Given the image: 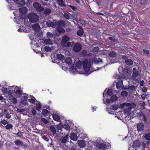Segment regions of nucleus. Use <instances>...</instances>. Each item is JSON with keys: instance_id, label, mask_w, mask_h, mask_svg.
<instances>
[{"instance_id": "obj_18", "label": "nucleus", "mask_w": 150, "mask_h": 150, "mask_svg": "<svg viewBox=\"0 0 150 150\" xmlns=\"http://www.w3.org/2000/svg\"><path fill=\"white\" fill-rule=\"evenodd\" d=\"M83 30L81 27V28H79V30L77 31V34L78 36H81L83 35Z\"/></svg>"}, {"instance_id": "obj_15", "label": "nucleus", "mask_w": 150, "mask_h": 150, "mask_svg": "<svg viewBox=\"0 0 150 150\" xmlns=\"http://www.w3.org/2000/svg\"><path fill=\"white\" fill-rule=\"evenodd\" d=\"M52 117L53 119L57 122H59L60 121V117L56 114H54L52 115Z\"/></svg>"}, {"instance_id": "obj_11", "label": "nucleus", "mask_w": 150, "mask_h": 150, "mask_svg": "<svg viewBox=\"0 0 150 150\" xmlns=\"http://www.w3.org/2000/svg\"><path fill=\"white\" fill-rule=\"evenodd\" d=\"M70 138L73 141H76L78 139L76 134L74 133L71 134Z\"/></svg>"}, {"instance_id": "obj_34", "label": "nucleus", "mask_w": 150, "mask_h": 150, "mask_svg": "<svg viewBox=\"0 0 150 150\" xmlns=\"http://www.w3.org/2000/svg\"><path fill=\"white\" fill-rule=\"evenodd\" d=\"M8 123V122L5 119L2 120V119H1L0 121V123H1L4 125L7 124Z\"/></svg>"}, {"instance_id": "obj_8", "label": "nucleus", "mask_w": 150, "mask_h": 150, "mask_svg": "<svg viewBox=\"0 0 150 150\" xmlns=\"http://www.w3.org/2000/svg\"><path fill=\"white\" fill-rule=\"evenodd\" d=\"M15 89H16L15 92L16 94L20 96L22 95L23 91L19 87L16 86Z\"/></svg>"}, {"instance_id": "obj_14", "label": "nucleus", "mask_w": 150, "mask_h": 150, "mask_svg": "<svg viewBox=\"0 0 150 150\" xmlns=\"http://www.w3.org/2000/svg\"><path fill=\"white\" fill-rule=\"evenodd\" d=\"M123 86V81L122 80L119 81L116 84V87L117 89H120Z\"/></svg>"}, {"instance_id": "obj_50", "label": "nucleus", "mask_w": 150, "mask_h": 150, "mask_svg": "<svg viewBox=\"0 0 150 150\" xmlns=\"http://www.w3.org/2000/svg\"><path fill=\"white\" fill-rule=\"evenodd\" d=\"M68 6L72 10L74 11H76L77 10L76 7L75 6H74L71 5H69Z\"/></svg>"}, {"instance_id": "obj_25", "label": "nucleus", "mask_w": 150, "mask_h": 150, "mask_svg": "<svg viewBox=\"0 0 150 150\" xmlns=\"http://www.w3.org/2000/svg\"><path fill=\"white\" fill-rule=\"evenodd\" d=\"M65 63L69 65L71 64L72 63L71 58L69 57H68L66 58L65 60Z\"/></svg>"}, {"instance_id": "obj_5", "label": "nucleus", "mask_w": 150, "mask_h": 150, "mask_svg": "<svg viewBox=\"0 0 150 150\" xmlns=\"http://www.w3.org/2000/svg\"><path fill=\"white\" fill-rule=\"evenodd\" d=\"M96 147L99 149L105 150L107 146L105 144L98 142L96 144Z\"/></svg>"}, {"instance_id": "obj_6", "label": "nucleus", "mask_w": 150, "mask_h": 150, "mask_svg": "<svg viewBox=\"0 0 150 150\" xmlns=\"http://www.w3.org/2000/svg\"><path fill=\"white\" fill-rule=\"evenodd\" d=\"M137 129L139 132H142L144 129V126L142 123H138L137 125Z\"/></svg>"}, {"instance_id": "obj_59", "label": "nucleus", "mask_w": 150, "mask_h": 150, "mask_svg": "<svg viewBox=\"0 0 150 150\" xmlns=\"http://www.w3.org/2000/svg\"><path fill=\"white\" fill-rule=\"evenodd\" d=\"M47 35L48 37H51L52 36V34L50 32H47Z\"/></svg>"}, {"instance_id": "obj_32", "label": "nucleus", "mask_w": 150, "mask_h": 150, "mask_svg": "<svg viewBox=\"0 0 150 150\" xmlns=\"http://www.w3.org/2000/svg\"><path fill=\"white\" fill-rule=\"evenodd\" d=\"M110 99L112 101L114 102L117 100L118 98L116 95H114L112 96L111 97Z\"/></svg>"}, {"instance_id": "obj_56", "label": "nucleus", "mask_w": 150, "mask_h": 150, "mask_svg": "<svg viewBox=\"0 0 150 150\" xmlns=\"http://www.w3.org/2000/svg\"><path fill=\"white\" fill-rule=\"evenodd\" d=\"M147 90V88L145 86H144L142 88V91L144 93L146 92Z\"/></svg>"}, {"instance_id": "obj_46", "label": "nucleus", "mask_w": 150, "mask_h": 150, "mask_svg": "<svg viewBox=\"0 0 150 150\" xmlns=\"http://www.w3.org/2000/svg\"><path fill=\"white\" fill-rule=\"evenodd\" d=\"M64 16L67 20H69L70 19L69 16L67 13H64Z\"/></svg>"}, {"instance_id": "obj_3", "label": "nucleus", "mask_w": 150, "mask_h": 150, "mask_svg": "<svg viewBox=\"0 0 150 150\" xmlns=\"http://www.w3.org/2000/svg\"><path fill=\"white\" fill-rule=\"evenodd\" d=\"M33 6L38 11L41 12L44 10L43 7L41 6L40 4L38 2H34L33 4Z\"/></svg>"}, {"instance_id": "obj_1", "label": "nucleus", "mask_w": 150, "mask_h": 150, "mask_svg": "<svg viewBox=\"0 0 150 150\" xmlns=\"http://www.w3.org/2000/svg\"><path fill=\"white\" fill-rule=\"evenodd\" d=\"M82 65L86 73H88L91 67V63L88 62V60L86 59H84L83 62L79 60L77 62L75 63V66L74 64H73L71 65V68L72 70H76L78 68H80Z\"/></svg>"}, {"instance_id": "obj_23", "label": "nucleus", "mask_w": 150, "mask_h": 150, "mask_svg": "<svg viewBox=\"0 0 150 150\" xmlns=\"http://www.w3.org/2000/svg\"><path fill=\"white\" fill-rule=\"evenodd\" d=\"M57 3L61 6L65 7L66 5L64 4L63 0H57Z\"/></svg>"}, {"instance_id": "obj_47", "label": "nucleus", "mask_w": 150, "mask_h": 150, "mask_svg": "<svg viewBox=\"0 0 150 150\" xmlns=\"http://www.w3.org/2000/svg\"><path fill=\"white\" fill-rule=\"evenodd\" d=\"M140 105L141 107L143 108V109H145V103L144 102L141 101V102L140 103Z\"/></svg>"}, {"instance_id": "obj_29", "label": "nucleus", "mask_w": 150, "mask_h": 150, "mask_svg": "<svg viewBox=\"0 0 150 150\" xmlns=\"http://www.w3.org/2000/svg\"><path fill=\"white\" fill-rule=\"evenodd\" d=\"M42 105L40 103H37L36 105V110L38 111L40 110Z\"/></svg>"}, {"instance_id": "obj_55", "label": "nucleus", "mask_w": 150, "mask_h": 150, "mask_svg": "<svg viewBox=\"0 0 150 150\" xmlns=\"http://www.w3.org/2000/svg\"><path fill=\"white\" fill-rule=\"evenodd\" d=\"M12 102L13 104H16L17 103V99L15 98H13L12 100Z\"/></svg>"}, {"instance_id": "obj_49", "label": "nucleus", "mask_w": 150, "mask_h": 150, "mask_svg": "<svg viewBox=\"0 0 150 150\" xmlns=\"http://www.w3.org/2000/svg\"><path fill=\"white\" fill-rule=\"evenodd\" d=\"M23 132H18L17 134H16V135H17L18 137L21 138L23 136Z\"/></svg>"}, {"instance_id": "obj_40", "label": "nucleus", "mask_w": 150, "mask_h": 150, "mask_svg": "<svg viewBox=\"0 0 150 150\" xmlns=\"http://www.w3.org/2000/svg\"><path fill=\"white\" fill-rule=\"evenodd\" d=\"M28 100L30 103L32 104H34L35 102V98L34 97H33V98L29 99Z\"/></svg>"}, {"instance_id": "obj_7", "label": "nucleus", "mask_w": 150, "mask_h": 150, "mask_svg": "<svg viewBox=\"0 0 150 150\" xmlns=\"http://www.w3.org/2000/svg\"><path fill=\"white\" fill-rule=\"evenodd\" d=\"M70 40V38L69 37L67 36H64L63 37L62 40V44H64V45L66 44L67 42Z\"/></svg>"}, {"instance_id": "obj_35", "label": "nucleus", "mask_w": 150, "mask_h": 150, "mask_svg": "<svg viewBox=\"0 0 150 150\" xmlns=\"http://www.w3.org/2000/svg\"><path fill=\"white\" fill-rule=\"evenodd\" d=\"M12 127L13 125L10 124H8L5 126V128L7 129H10Z\"/></svg>"}, {"instance_id": "obj_51", "label": "nucleus", "mask_w": 150, "mask_h": 150, "mask_svg": "<svg viewBox=\"0 0 150 150\" xmlns=\"http://www.w3.org/2000/svg\"><path fill=\"white\" fill-rule=\"evenodd\" d=\"M25 19V18L24 17H21L20 18L19 21H21V22H20L19 21L18 22V24H22V22H23V21H24Z\"/></svg>"}, {"instance_id": "obj_9", "label": "nucleus", "mask_w": 150, "mask_h": 150, "mask_svg": "<svg viewBox=\"0 0 150 150\" xmlns=\"http://www.w3.org/2000/svg\"><path fill=\"white\" fill-rule=\"evenodd\" d=\"M79 146L81 148H83L85 147L86 144L83 140H79L78 141Z\"/></svg>"}, {"instance_id": "obj_48", "label": "nucleus", "mask_w": 150, "mask_h": 150, "mask_svg": "<svg viewBox=\"0 0 150 150\" xmlns=\"http://www.w3.org/2000/svg\"><path fill=\"white\" fill-rule=\"evenodd\" d=\"M99 50V47L96 46L94 47L93 49L92 50L93 52H97Z\"/></svg>"}, {"instance_id": "obj_54", "label": "nucleus", "mask_w": 150, "mask_h": 150, "mask_svg": "<svg viewBox=\"0 0 150 150\" xmlns=\"http://www.w3.org/2000/svg\"><path fill=\"white\" fill-rule=\"evenodd\" d=\"M41 121L45 124H47L48 123L47 120L45 118H42L41 119Z\"/></svg>"}, {"instance_id": "obj_53", "label": "nucleus", "mask_w": 150, "mask_h": 150, "mask_svg": "<svg viewBox=\"0 0 150 150\" xmlns=\"http://www.w3.org/2000/svg\"><path fill=\"white\" fill-rule=\"evenodd\" d=\"M45 50L47 52L50 51H51V48L48 46H45Z\"/></svg>"}, {"instance_id": "obj_13", "label": "nucleus", "mask_w": 150, "mask_h": 150, "mask_svg": "<svg viewBox=\"0 0 150 150\" xmlns=\"http://www.w3.org/2000/svg\"><path fill=\"white\" fill-rule=\"evenodd\" d=\"M133 73H132V76L133 77L136 78L137 77L139 74V71L135 68H133Z\"/></svg>"}, {"instance_id": "obj_44", "label": "nucleus", "mask_w": 150, "mask_h": 150, "mask_svg": "<svg viewBox=\"0 0 150 150\" xmlns=\"http://www.w3.org/2000/svg\"><path fill=\"white\" fill-rule=\"evenodd\" d=\"M25 9H26V8H20L19 9V11L22 14H23L24 13H25V12L24 11V10Z\"/></svg>"}, {"instance_id": "obj_45", "label": "nucleus", "mask_w": 150, "mask_h": 150, "mask_svg": "<svg viewBox=\"0 0 150 150\" xmlns=\"http://www.w3.org/2000/svg\"><path fill=\"white\" fill-rule=\"evenodd\" d=\"M1 91L4 93H9L8 89L7 88H3Z\"/></svg>"}, {"instance_id": "obj_17", "label": "nucleus", "mask_w": 150, "mask_h": 150, "mask_svg": "<svg viewBox=\"0 0 150 150\" xmlns=\"http://www.w3.org/2000/svg\"><path fill=\"white\" fill-rule=\"evenodd\" d=\"M65 23L63 20H61L59 21L57 24V26L61 27H64L65 25Z\"/></svg>"}, {"instance_id": "obj_19", "label": "nucleus", "mask_w": 150, "mask_h": 150, "mask_svg": "<svg viewBox=\"0 0 150 150\" xmlns=\"http://www.w3.org/2000/svg\"><path fill=\"white\" fill-rule=\"evenodd\" d=\"M125 62L129 66H131L133 64V61L130 59H126Z\"/></svg>"}, {"instance_id": "obj_36", "label": "nucleus", "mask_w": 150, "mask_h": 150, "mask_svg": "<svg viewBox=\"0 0 150 150\" xmlns=\"http://www.w3.org/2000/svg\"><path fill=\"white\" fill-rule=\"evenodd\" d=\"M144 138L147 140L150 139V133H147L144 136Z\"/></svg>"}, {"instance_id": "obj_4", "label": "nucleus", "mask_w": 150, "mask_h": 150, "mask_svg": "<svg viewBox=\"0 0 150 150\" xmlns=\"http://www.w3.org/2000/svg\"><path fill=\"white\" fill-rule=\"evenodd\" d=\"M81 48V45L79 43L77 42L74 45L73 49V51L76 52H79Z\"/></svg>"}, {"instance_id": "obj_12", "label": "nucleus", "mask_w": 150, "mask_h": 150, "mask_svg": "<svg viewBox=\"0 0 150 150\" xmlns=\"http://www.w3.org/2000/svg\"><path fill=\"white\" fill-rule=\"evenodd\" d=\"M14 143L17 146H25V144H23L21 141L18 140H16L14 141Z\"/></svg>"}, {"instance_id": "obj_2", "label": "nucleus", "mask_w": 150, "mask_h": 150, "mask_svg": "<svg viewBox=\"0 0 150 150\" xmlns=\"http://www.w3.org/2000/svg\"><path fill=\"white\" fill-rule=\"evenodd\" d=\"M28 18L31 23L36 22L39 20L38 16L36 13H34L30 14L28 16Z\"/></svg>"}, {"instance_id": "obj_39", "label": "nucleus", "mask_w": 150, "mask_h": 150, "mask_svg": "<svg viewBox=\"0 0 150 150\" xmlns=\"http://www.w3.org/2000/svg\"><path fill=\"white\" fill-rule=\"evenodd\" d=\"M129 71L130 70L129 68H125L123 69V71L124 74H127L129 73Z\"/></svg>"}, {"instance_id": "obj_42", "label": "nucleus", "mask_w": 150, "mask_h": 150, "mask_svg": "<svg viewBox=\"0 0 150 150\" xmlns=\"http://www.w3.org/2000/svg\"><path fill=\"white\" fill-rule=\"evenodd\" d=\"M128 89L131 91H134L135 90L136 87L133 85L130 86L128 87Z\"/></svg>"}, {"instance_id": "obj_37", "label": "nucleus", "mask_w": 150, "mask_h": 150, "mask_svg": "<svg viewBox=\"0 0 150 150\" xmlns=\"http://www.w3.org/2000/svg\"><path fill=\"white\" fill-rule=\"evenodd\" d=\"M63 128H64L67 130H70V126L67 124H64V125Z\"/></svg>"}, {"instance_id": "obj_20", "label": "nucleus", "mask_w": 150, "mask_h": 150, "mask_svg": "<svg viewBox=\"0 0 150 150\" xmlns=\"http://www.w3.org/2000/svg\"><path fill=\"white\" fill-rule=\"evenodd\" d=\"M51 13V10L48 8H47L44 10V13L46 15H48Z\"/></svg>"}, {"instance_id": "obj_26", "label": "nucleus", "mask_w": 150, "mask_h": 150, "mask_svg": "<svg viewBox=\"0 0 150 150\" xmlns=\"http://www.w3.org/2000/svg\"><path fill=\"white\" fill-rule=\"evenodd\" d=\"M40 26L38 24H33L32 26V28L35 30H37L39 29Z\"/></svg>"}, {"instance_id": "obj_52", "label": "nucleus", "mask_w": 150, "mask_h": 150, "mask_svg": "<svg viewBox=\"0 0 150 150\" xmlns=\"http://www.w3.org/2000/svg\"><path fill=\"white\" fill-rule=\"evenodd\" d=\"M108 39L109 40H111V41H112L113 42H116L117 41V39H115V38H113L112 37H109L108 38Z\"/></svg>"}, {"instance_id": "obj_30", "label": "nucleus", "mask_w": 150, "mask_h": 150, "mask_svg": "<svg viewBox=\"0 0 150 150\" xmlns=\"http://www.w3.org/2000/svg\"><path fill=\"white\" fill-rule=\"evenodd\" d=\"M106 93L109 96H111L113 94L112 90L111 89H108Z\"/></svg>"}, {"instance_id": "obj_60", "label": "nucleus", "mask_w": 150, "mask_h": 150, "mask_svg": "<svg viewBox=\"0 0 150 150\" xmlns=\"http://www.w3.org/2000/svg\"><path fill=\"white\" fill-rule=\"evenodd\" d=\"M144 82L143 80H142L140 81V85L141 86H144Z\"/></svg>"}, {"instance_id": "obj_27", "label": "nucleus", "mask_w": 150, "mask_h": 150, "mask_svg": "<svg viewBox=\"0 0 150 150\" xmlns=\"http://www.w3.org/2000/svg\"><path fill=\"white\" fill-rule=\"evenodd\" d=\"M50 129L51 132L53 133V134H55L56 133V130L55 127L53 126H51L50 127Z\"/></svg>"}, {"instance_id": "obj_10", "label": "nucleus", "mask_w": 150, "mask_h": 150, "mask_svg": "<svg viewBox=\"0 0 150 150\" xmlns=\"http://www.w3.org/2000/svg\"><path fill=\"white\" fill-rule=\"evenodd\" d=\"M46 24L48 27H53L54 26L56 25L57 23L56 21L54 23L52 21H48L46 22Z\"/></svg>"}, {"instance_id": "obj_21", "label": "nucleus", "mask_w": 150, "mask_h": 150, "mask_svg": "<svg viewBox=\"0 0 150 150\" xmlns=\"http://www.w3.org/2000/svg\"><path fill=\"white\" fill-rule=\"evenodd\" d=\"M92 60L93 62L97 64L99 62H101L102 61V59L100 58L97 59L96 57L93 58Z\"/></svg>"}, {"instance_id": "obj_43", "label": "nucleus", "mask_w": 150, "mask_h": 150, "mask_svg": "<svg viewBox=\"0 0 150 150\" xmlns=\"http://www.w3.org/2000/svg\"><path fill=\"white\" fill-rule=\"evenodd\" d=\"M81 53H82V55L83 56L85 57V56H87V50H83L82 51Z\"/></svg>"}, {"instance_id": "obj_22", "label": "nucleus", "mask_w": 150, "mask_h": 150, "mask_svg": "<svg viewBox=\"0 0 150 150\" xmlns=\"http://www.w3.org/2000/svg\"><path fill=\"white\" fill-rule=\"evenodd\" d=\"M57 31L59 33H64L65 32L64 29L61 27L57 26Z\"/></svg>"}, {"instance_id": "obj_31", "label": "nucleus", "mask_w": 150, "mask_h": 150, "mask_svg": "<svg viewBox=\"0 0 150 150\" xmlns=\"http://www.w3.org/2000/svg\"><path fill=\"white\" fill-rule=\"evenodd\" d=\"M49 113L47 109H43L42 112V114L43 115L46 116Z\"/></svg>"}, {"instance_id": "obj_61", "label": "nucleus", "mask_w": 150, "mask_h": 150, "mask_svg": "<svg viewBox=\"0 0 150 150\" xmlns=\"http://www.w3.org/2000/svg\"><path fill=\"white\" fill-rule=\"evenodd\" d=\"M142 116H143V117H144V122H146V121H147V118H146V116L145 115V114H143L142 115Z\"/></svg>"}, {"instance_id": "obj_28", "label": "nucleus", "mask_w": 150, "mask_h": 150, "mask_svg": "<svg viewBox=\"0 0 150 150\" xmlns=\"http://www.w3.org/2000/svg\"><path fill=\"white\" fill-rule=\"evenodd\" d=\"M68 138V137L67 135H66L61 140V142L62 143H65L66 142Z\"/></svg>"}, {"instance_id": "obj_58", "label": "nucleus", "mask_w": 150, "mask_h": 150, "mask_svg": "<svg viewBox=\"0 0 150 150\" xmlns=\"http://www.w3.org/2000/svg\"><path fill=\"white\" fill-rule=\"evenodd\" d=\"M31 111L32 114L33 115H35L37 112L36 110L34 109L32 110Z\"/></svg>"}, {"instance_id": "obj_24", "label": "nucleus", "mask_w": 150, "mask_h": 150, "mask_svg": "<svg viewBox=\"0 0 150 150\" xmlns=\"http://www.w3.org/2000/svg\"><path fill=\"white\" fill-rule=\"evenodd\" d=\"M57 57L58 59L61 60H63L64 59V56L61 54H57Z\"/></svg>"}, {"instance_id": "obj_63", "label": "nucleus", "mask_w": 150, "mask_h": 150, "mask_svg": "<svg viewBox=\"0 0 150 150\" xmlns=\"http://www.w3.org/2000/svg\"><path fill=\"white\" fill-rule=\"evenodd\" d=\"M17 111L18 112H23L25 111V110L23 109H18Z\"/></svg>"}, {"instance_id": "obj_57", "label": "nucleus", "mask_w": 150, "mask_h": 150, "mask_svg": "<svg viewBox=\"0 0 150 150\" xmlns=\"http://www.w3.org/2000/svg\"><path fill=\"white\" fill-rule=\"evenodd\" d=\"M147 96V94H143L141 95V97L143 99L145 100L146 98V97Z\"/></svg>"}, {"instance_id": "obj_64", "label": "nucleus", "mask_w": 150, "mask_h": 150, "mask_svg": "<svg viewBox=\"0 0 150 150\" xmlns=\"http://www.w3.org/2000/svg\"><path fill=\"white\" fill-rule=\"evenodd\" d=\"M112 100L111 99H106V102L108 103L109 104L111 103Z\"/></svg>"}, {"instance_id": "obj_41", "label": "nucleus", "mask_w": 150, "mask_h": 150, "mask_svg": "<svg viewBox=\"0 0 150 150\" xmlns=\"http://www.w3.org/2000/svg\"><path fill=\"white\" fill-rule=\"evenodd\" d=\"M118 108V105H112L111 106V109L113 110H116Z\"/></svg>"}, {"instance_id": "obj_62", "label": "nucleus", "mask_w": 150, "mask_h": 150, "mask_svg": "<svg viewBox=\"0 0 150 150\" xmlns=\"http://www.w3.org/2000/svg\"><path fill=\"white\" fill-rule=\"evenodd\" d=\"M125 103H123L120 104V107L122 108H124L125 105Z\"/></svg>"}, {"instance_id": "obj_16", "label": "nucleus", "mask_w": 150, "mask_h": 150, "mask_svg": "<svg viewBox=\"0 0 150 150\" xmlns=\"http://www.w3.org/2000/svg\"><path fill=\"white\" fill-rule=\"evenodd\" d=\"M117 53L114 51H110L108 53V55L111 57H116Z\"/></svg>"}, {"instance_id": "obj_38", "label": "nucleus", "mask_w": 150, "mask_h": 150, "mask_svg": "<svg viewBox=\"0 0 150 150\" xmlns=\"http://www.w3.org/2000/svg\"><path fill=\"white\" fill-rule=\"evenodd\" d=\"M128 93L125 91H122L121 93V95L122 96H126L128 95Z\"/></svg>"}, {"instance_id": "obj_33", "label": "nucleus", "mask_w": 150, "mask_h": 150, "mask_svg": "<svg viewBox=\"0 0 150 150\" xmlns=\"http://www.w3.org/2000/svg\"><path fill=\"white\" fill-rule=\"evenodd\" d=\"M44 42L46 44L48 45L51 44L52 43V42L50 39H45L44 41Z\"/></svg>"}]
</instances>
